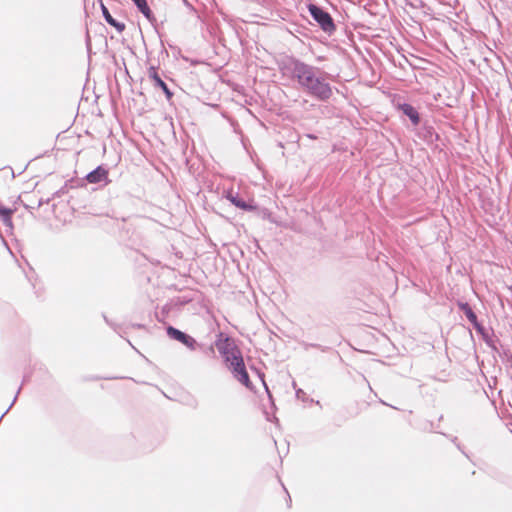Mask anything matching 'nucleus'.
<instances>
[{
	"label": "nucleus",
	"instance_id": "423d86ee",
	"mask_svg": "<svg viewBox=\"0 0 512 512\" xmlns=\"http://www.w3.org/2000/svg\"><path fill=\"white\" fill-rule=\"evenodd\" d=\"M168 332L175 339H177V340H179V341H181V342H183L185 344H188V339L189 338L184 333H182V332H180V331H178L176 329H173V328H169Z\"/></svg>",
	"mask_w": 512,
	"mask_h": 512
},
{
	"label": "nucleus",
	"instance_id": "0eeeda50",
	"mask_svg": "<svg viewBox=\"0 0 512 512\" xmlns=\"http://www.w3.org/2000/svg\"><path fill=\"white\" fill-rule=\"evenodd\" d=\"M139 10L147 17L150 18L151 11L145 0H133Z\"/></svg>",
	"mask_w": 512,
	"mask_h": 512
},
{
	"label": "nucleus",
	"instance_id": "1a4fd4ad",
	"mask_svg": "<svg viewBox=\"0 0 512 512\" xmlns=\"http://www.w3.org/2000/svg\"><path fill=\"white\" fill-rule=\"evenodd\" d=\"M12 211L8 208L0 206V217L4 222H9L11 218Z\"/></svg>",
	"mask_w": 512,
	"mask_h": 512
},
{
	"label": "nucleus",
	"instance_id": "9d476101",
	"mask_svg": "<svg viewBox=\"0 0 512 512\" xmlns=\"http://www.w3.org/2000/svg\"><path fill=\"white\" fill-rule=\"evenodd\" d=\"M157 81H158L159 85L161 86V88L163 89V91L165 92L167 98L170 99L172 96V93L167 88L166 84L161 79H158Z\"/></svg>",
	"mask_w": 512,
	"mask_h": 512
},
{
	"label": "nucleus",
	"instance_id": "20e7f679",
	"mask_svg": "<svg viewBox=\"0 0 512 512\" xmlns=\"http://www.w3.org/2000/svg\"><path fill=\"white\" fill-rule=\"evenodd\" d=\"M402 110L403 112L411 119V121L414 123V124H417L418 121H419V118H418V114L417 112L414 110L413 107L409 106V105H404L402 107Z\"/></svg>",
	"mask_w": 512,
	"mask_h": 512
},
{
	"label": "nucleus",
	"instance_id": "f03ea898",
	"mask_svg": "<svg viewBox=\"0 0 512 512\" xmlns=\"http://www.w3.org/2000/svg\"><path fill=\"white\" fill-rule=\"evenodd\" d=\"M298 78L302 85L308 87L318 97L324 99L330 96V88L310 73H307V75H298Z\"/></svg>",
	"mask_w": 512,
	"mask_h": 512
},
{
	"label": "nucleus",
	"instance_id": "6e6552de",
	"mask_svg": "<svg viewBox=\"0 0 512 512\" xmlns=\"http://www.w3.org/2000/svg\"><path fill=\"white\" fill-rule=\"evenodd\" d=\"M231 202L235 206H237L241 209H245V210H253L254 209V207L252 205H249V204L245 203L244 201L236 199V198H231Z\"/></svg>",
	"mask_w": 512,
	"mask_h": 512
},
{
	"label": "nucleus",
	"instance_id": "7ed1b4c3",
	"mask_svg": "<svg viewBox=\"0 0 512 512\" xmlns=\"http://www.w3.org/2000/svg\"><path fill=\"white\" fill-rule=\"evenodd\" d=\"M309 11L313 18L322 26L324 30H329L332 27V21L330 16L322 11L320 8L315 5L309 6Z\"/></svg>",
	"mask_w": 512,
	"mask_h": 512
},
{
	"label": "nucleus",
	"instance_id": "f257e3e1",
	"mask_svg": "<svg viewBox=\"0 0 512 512\" xmlns=\"http://www.w3.org/2000/svg\"><path fill=\"white\" fill-rule=\"evenodd\" d=\"M220 350L224 354L229 367L233 370L238 380L244 385L249 386L248 374L245 370L243 359L238 349L233 345V343L226 341L220 347Z\"/></svg>",
	"mask_w": 512,
	"mask_h": 512
},
{
	"label": "nucleus",
	"instance_id": "f8f14e48",
	"mask_svg": "<svg viewBox=\"0 0 512 512\" xmlns=\"http://www.w3.org/2000/svg\"><path fill=\"white\" fill-rule=\"evenodd\" d=\"M465 314L471 322H475L476 316L470 308L465 307Z\"/></svg>",
	"mask_w": 512,
	"mask_h": 512
},
{
	"label": "nucleus",
	"instance_id": "9b49d317",
	"mask_svg": "<svg viewBox=\"0 0 512 512\" xmlns=\"http://www.w3.org/2000/svg\"><path fill=\"white\" fill-rule=\"evenodd\" d=\"M102 9H103V13H104V16L106 18V20L111 24V25H114L115 26V22L113 20V18L111 17V15L109 14L108 10L106 9L105 6H102Z\"/></svg>",
	"mask_w": 512,
	"mask_h": 512
},
{
	"label": "nucleus",
	"instance_id": "39448f33",
	"mask_svg": "<svg viewBox=\"0 0 512 512\" xmlns=\"http://www.w3.org/2000/svg\"><path fill=\"white\" fill-rule=\"evenodd\" d=\"M105 176H106V172L104 170L97 169L88 175V180H89V182L94 183V182H98V181L104 179Z\"/></svg>",
	"mask_w": 512,
	"mask_h": 512
}]
</instances>
